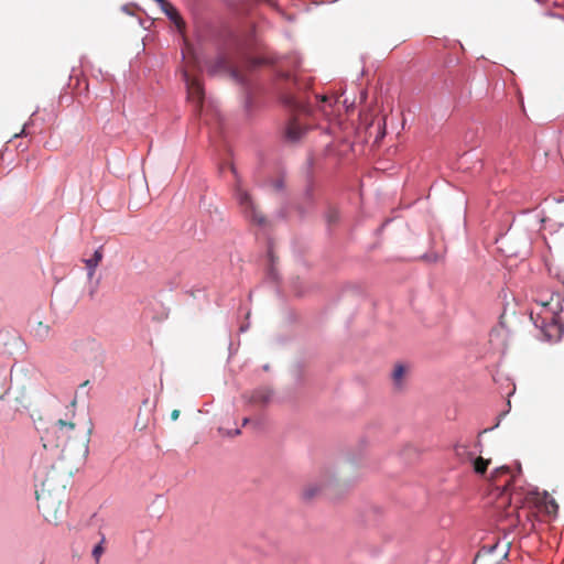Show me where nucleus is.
Returning <instances> with one entry per match:
<instances>
[{"mask_svg": "<svg viewBox=\"0 0 564 564\" xmlns=\"http://www.w3.org/2000/svg\"><path fill=\"white\" fill-rule=\"evenodd\" d=\"M491 485L497 491L496 508H503L499 514V521L507 522L502 530L512 531L519 525L525 527L522 518L531 521V511L528 508H543L547 514H555L558 506L554 499L546 495L527 490L522 485L521 466H518L517 473L511 471L507 466L496 468L490 478Z\"/></svg>", "mask_w": 564, "mask_h": 564, "instance_id": "f257e3e1", "label": "nucleus"}, {"mask_svg": "<svg viewBox=\"0 0 564 564\" xmlns=\"http://www.w3.org/2000/svg\"><path fill=\"white\" fill-rule=\"evenodd\" d=\"M64 456L58 465H52L40 489L36 490L37 508L48 522L57 523L65 513L66 487L74 466H64Z\"/></svg>", "mask_w": 564, "mask_h": 564, "instance_id": "f03ea898", "label": "nucleus"}, {"mask_svg": "<svg viewBox=\"0 0 564 564\" xmlns=\"http://www.w3.org/2000/svg\"><path fill=\"white\" fill-rule=\"evenodd\" d=\"M562 312L561 296L552 295L546 302H541L540 311L535 317L531 313V319L535 326L540 328L543 337L549 341L558 340L563 334V325L560 322V313Z\"/></svg>", "mask_w": 564, "mask_h": 564, "instance_id": "7ed1b4c3", "label": "nucleus"}, {"mask_svg": "<svg viewBox=\"0 0 564 564\" xmlns=\"http://www.w3.org/2000/svg\"><path fill=\"white\" fill-rule=\"evenodd\" d=\"M285 102L294 112L285 129L286 137L291 141L306 138L308 131L311 130L306 122V119L308 116H311L312 112L311 107L302 101L295 100L292 97H289Z\"/></svg>", "mask_w": 564, "mask_h": 564, "instance_id": "20e7f679", "label": "nucleus"}, {"mask_svg": "<svg viewBox=\"0 0 564 564\" xmlns=\"http://www.w3.org/2000/svg\"><path fill=\"white\" fill-rule=\"evenodd\" d=\"M75 427L76 424L73 421L63 419L57 420L46 430L45 435L42 438L44 441V447H62V453H64L75 432Z\"/></svg>", "mask_w": 564, "mask_h": 564, "instance_id": "39448f33", "label": "nucleus"}, {"mask_svg": "<svg viewBox=\"0 0 564 564\" xmlns=\"http://www.w3.org/2000/svg\"><path fill=\"white\" fill-rule=\"evenodd\" d=\"M377 108L369 106L360 112V124L357 128L358 137L380 141L386 135L384 120L376 119Z\"/></svg>", "mask_w": 564, "mask_h": 564, "instance_id": "423d86ee", "label": "nucleus"}, {"mask_svg": "<svg viewBox=\"0 0 564 564\" xmlns=\"http://www.w3.org/2000/svg\"><path fill=\"white\" fill-rule=\"evenodd\" d=\"M236 197L240 205L241 212L245 217L252 224L259 227H265L268 221L265 216L261 213L258 206L252 200L251 196L240 186L236 188Z\"/></svg>", "mask_w": 564, "mask_h": 564, "instance_id": "0eeeda50", "label": "nucleus"}, {"mask_svg": "<svg viewBox=\"0 0 564 564\" xmlns=\"http://www.w3.org/2000/svg\"><path fill=\"white\" fill-rule=\"evenodd\" d=\"M37 371L32 366L14 365L10 370V383L24 393L35 386Z\"/></svg>", "mask_w": 564, "mask_h": 564, "instance_id": "6e6552de", "label": "nucleus"}, {"mask_svg": "<svg viewBox=\"0 0 564 564\" xmlns=\"http://www.w3.org/2000/svg\"><path fill=\"white\" fill-rule=\"evenodd\" d=\"M507 556L508 552L500 547L499 543L484 545L475 556L473 564H503Z\"/></svg>", "mask_w": 564, "mask_h": 564, "instance_id": "1a4fd4ad", "label": "nucleus"}, {"mask_svg": "<svg viewBox=\"0 0 564 564\" xmlns=\"http://www.w3.org/2000/svg\"><path fill=\"white\" fill-rule=\"evenodd\" d=\"M187 88V98L195 107L196 112H200L204 102V89L197 77L191 76L187 70L183 73Z\"/></svg>", "mask_w": 564, "mask_h": 564, "instance_id": "9d476101", "label": "nucleus"}, {"mask_svg": "<svg viewBox=\"0 0 564 564\" xmlns=\"http://www.w3.org/2000/svg\"><path fill=\"white\" fill-rule=\"evenodd\" d=\"M326 488V482L322 480L311 481L302 489V498L304 500H312L318 497Z\"/></svg>", "mask_w": 564, "mask_h": 564, "instance_id": "9b49d317", "label": "nucleus"}, {"mask_svg": "<svg viewBox=\"0 0 564 564\" xmlns=\"http://www.w3.org/2000/svg\"><path fill=\"white\" fill-rule=\"evenodd\" d=\"M104 253H102V247L98 248L91 258L86 259L84 262L86 264V268L88 270V278L91 279L95 274L96 268L102 260Z\"/></svg>", "mask_w": 564, "mask_h": 564, "instance_id": "f8f14e48", "label": "nucleus"}, {"mask_svg": "<svg viewBox=\"0 0 564 564\" xmlns=\"http://www.w3.org/2000/svg\"><path fill=\"white\" fill-rule=\"evenodd\" d=\"M271 398V393L269 390L267 389H260V390H257L252 393L251 398H250V402L251 403H254V404H265L269 402Z\"/></svg>", "mask_w": 564, "mask_h": 564, "instance_id": "ddd939ff", "label": "nucleus"}, {"mask_svg": "<svg viewBox=\"0 0 564 564\" xmlns=\"http://www.w3.org/2000/svg\"><path fill=\"white\" fill-rule=\"evenodd\" d=\"M51 332V327L43 322H37L36 326L33 328V335L40 340H44L47 338Z\"/></svg>", "mask_w": 564, "mask_h": 564, "instance_id": "4468645a", "label": "nucleus"}, {"mask_svg": "<svg viewBox=\"0 0 564 564\" xmlns=\"http://www.w3.org/2000/svg\"><path fill=\"white\" fill-rule=\"evenodd\" d=\"M316 98H318L319 101L322 102V105L318 106V111H321L325 117L328 118L330 115V109L337 101L335 100L333 102L327 96H316Z\"/></svg>", "mask_w": 564, "mask_h": 564, "instance_id": "2eb2a0df", "label": "nucleus"}, {"mask_svg": "<svg viewBox=\"0 0 564 564\" xmlns=\"http://www.w3.org/2000/svg\"><path fill=\"white\" fill-rule=\"evenodd\" d=\"M10 382L6 367H0V400L8 393Z\"/></svg>", "mask_w": 564, "mask_h": 564, "instance_id": "dca6fc26", "label": "nucleus"}, {"mask_svg": "<svg viewBox=\"0 0 564 564\" xmlns=\"http://www.w3.org/2000/svg\"><path fill=\"white\" fill-rule=\"evenodd\" d=\"M89 348L93 352L99 354L101 346L95 339L87 338L76 344V349Z\"/></svg>", "mask_w": 564, "mask_h": 564, "instance_id": "f3484780", "label": "nucleus"}, {"mask_svg": "<svg viewBox=\"0 0 564 564\" xmlns=\"http://www.w3.org/2000/svg\"><path fill=\"white\" fill-rule=\"evenodd\" d=\"M160 9L164 12V14L170 19L174 14H176L178 11L177 9L170 3L167 0H153Z\"/></svg>", "mask_w": 564, "mask_h": 564, "instance_id": "a211bd4d", "label": "nucleus"}, {"mask_svg": "<svg viewBox=\"0 0 564 564\" xmlns=\"http://www.w3.org/2000/svg\"><path fill=\"white\" fill-rule=\"evenodd\" d=\"M160 9L164 12V14L170 19L174 14H176L178 11L177 9L170 3L167 0H153Z\"/></svg>", "mask_w": 564, "mask_h": 564, "instance_id": "6ab92c4d", "label": "nucleus"}, {"mask_svg": "<svg viewBox=\"0 0 564 564\" xmlns=\"http://www.w3.org/2000/svg\"><path fill=\"white\" fill-rule=\"evenodd\" d=\"M490 464V459H485L481 456L473 460V467L476 474L484 475Z\"/></svg>", "mask_w": 564, "mask_h": 564, "instance_id": "aec40b11", "label": "nucleus"}, {"mask_svg": "<svg viewBox=\"0 0 564 564\" xmlns=\"http://www.w3.org/2000/svg\"><path fill=\"white\" fill-rule=\"evenodd\" d=\"M176 28L177 32L185 39L186 23L180 12L169 19Z\"/></svg>", "mask_w": 564, "mask_h": 564, "instance_id": "412c9836", "label": "nucleus"}, {"mask_svg": "<svg viewBox=\"0 0 564 564\" xmlns=\"http://www.w3.org/2000/svg\"><path fill=\"white\" fill-rule=\"evenodd\" d=\"M455 455L462 460L467 462L473 459V454L468 451V447L466 445H456L455 448Z\"/></svg>", "mask_w": 564, "mask_h": 564, "instance_id": "4be33fe9", "label": "nucleus"}, {"mask_svg": "<svg viewBox=\"0 0 564 564\" xmlns=\"http://www.w3.org/2000/svg\"><path fill=\"white\" fill-rule=\"evenodd\" d=\"M405 367L403 365H397L392 372V379L395 386H401L402 380L405 376Z\"/></svg>", "mask_w": 564, "mask_h": 564, "instance_id": "5701e85b", "label": "nucleus"}, {"mask_svg": "<svg viewBox=\"0 0 564 564\" xmlns=\"http://www.w3.org/2000/svg\"><path fill=\"white\" fill-rule=\"evenodd\" d=\"M341 129V122L336 121L333 122L330 119H328V124L326 127V132L328 135L340 139V137L337 134V132Z\"/></svg>", "mask_w": 564, "mask_h": 564, "instance_id": "b1692460", "label": "nucleus"}, {"mask_svg": "<svg viewBox=\"0 0 564 564\" xmlns=\"http://www.w3.org/2000/svg\"><path fill=\"white\" fill-rule=\"evenodd\" d=\"M106 542V538L102 535L100 542L94 547L93 550V556L96 560V562H99L100 556L105 552L104 543Z\"/></svg>", "mask_w": 564, "mask_h": 564, "instance_id": "393cba45", "label": "nucleus"}, {"mask_svg": "<svg viewBox=\"0 0 564 564\" xmlns=\"http://www.w3.org/2000/svg\"><path fill=\"white\" fill-rule=\"evenodd\" d=\"M25 129L23 128L20 132L13 133L9 141H12V139H18L22 137H26Z\"/></svg>", "mask_w": 564, "mask_h": 564, "instance_id": "a878e982", "label": "nucleus"}, {"mask_svg": "<svg viewBox=\"0 0 564 564\" xmlns=\"http://www.w3.org/2000/svg\"><path fill=\"white\" fill-rule=\"evenodd\" d=\"M180 413H181V412H180V410H177V409L173 410V411L171 412V419H172L173 421H176V420L178 419V416H180Z\"/></svg>", "mask_w": 564, "mask_h": 564, "instance_id": "bb28decb", "label": "nucleus"}, {"mask_svg": "<svg viewBox=\"0 0 564 564\" xmlns=\"http://www.w3.org/2000/svg\"><path fill=\"white\" fill-rule=\"evenodd\" d=\"M217 67L219 68H226L227 67V62L224 59V58H219L217 61Z\"/></svg>", "mask_w": 564, "mask_h": 564, "instance_id": "cd10ccee", "label": "nucleus"}, {"mask_svg": "<svg viewBox=\"0 0 564 564\" xmlns=\"http://www.w3.org/2000/svg\"><path fill=\"white\" fill-rule=\"evenodd\" d=\"M87 442H88V441H86V442L83 444V449H82L83 455L87 454V452H88Z\"/></svg>", "mask_w": 564, "mask_h": 564, "instance_id": "c85d7f7f", "label": "nucleus"}, {"mask_svg": "<svg viewBox=\"0 0 564 564\" xmlns=\"http://www.w3.org/2000/svg\"><path fill=\"white\" fill-rule=\"evenodd\" d=\"M249 422V419H243V425H246Z\"/></svg>", "mask_w": 564, "mask_h": 564, "instance_id": "c756f323", "label": "nucleus"}, {"mask_svg": "<svg viewBox=\"0 0 564 564\" xmlns=\"http://www.w3.org/2000/svg\"><path fill=\"white\" fill-rule=\"evenodd\" d=\"M75 404H76V400H74V401L72 402V404H70V405H72V408H74V406H75Z\"/></svg>", "mask_w": 564, "mask_h": 564, "instance_id": "7c9ffc66", "label": "nucleus"}]
</instances>
